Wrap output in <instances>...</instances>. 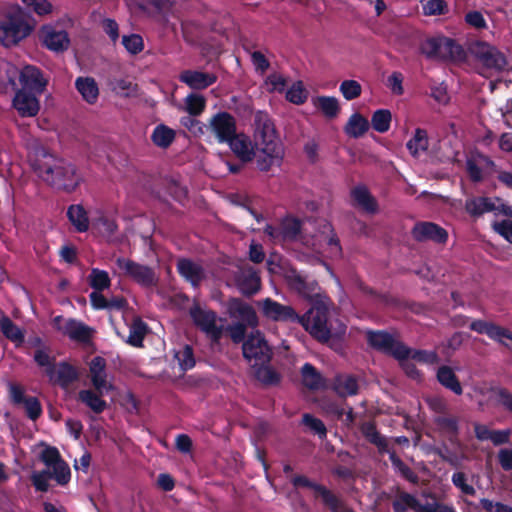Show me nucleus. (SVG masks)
Returning a JSON list of instances; mask_svg holds the SVG:
<instances>
[{"mask_svg":"<svg viewBox=\"0 0 512 512\" xmlns=\"http://www.w3.org/2000/svg\"><path fill=\"white\" fill-rule=\"evenodd\" d=\"M228 144L232 152L239 158L243 163L250 162L254 156V148L252 146V142L245 133L236 132L231 139L226 142Z\"/></svg>","mask_w":512,"mask_h":512,"instance_id":"obj_22","label":"nucleus"},{"mask_svg":"<svg viewBox=\"0 0 512 512\" xmlns=\"http://www.w3.org/2000/svg\"><path fill=\"white\" fill-rule=\"evenodd\" d=\"M260 154L256 156V165L260 171H268L274 161L281 158V146H275L274 152L266 150V146H257Z\"/></svg>","mask_w":512,"mask_h":512,"instance_id":"obj_42","label":"nucleus"},{"mask_svg":"<svg viewBox=\"0 0 512 512\" xmlns=\"http://www.w3.org/2000/svg\"><path fill=\"white\" fill-rule=\"evenodd\" d=\"M252 369V374L257 381L265 387L278 386L282 376L269 364H260Z\"/></svg>","mask_w":512,"mask_h":512,"instance_id":"obj_28","label":"nucleus"},{"mask_svg":"<svg viewBox=\"0 0 512 512\" xmlns=\"http://www.w3.org/2000/svg\"><path fill=\"white\" fill-rule=\"evenodd\" d=\"M429 140L425 129L417 128L414 136L407 142L406 147L413 156L428 149Z\"/></svg>","mask_w":512,"mask_h":512,"instance_id":"obj_46","label":"nucleus"},{"mask_svg":"<svg viewBox=\"0 0 512 512\" xmlns=\"http://www.w3.org/2000/svg\"><path fill=\"white\" fill-rule=\"evenodd\" d=\"M301 325L310 335L321 343H326L331 338L328 323V309L322 303L313 305L306 313L299 315Z\"/></svg>","mask_w":512,"mask_h":512,"instance_id":"obj_4","label":"nucleus"},{"mask_svg":"<svg viewBox=\"0 0 512 512\" xmlns=\"http://www.w3.org/2000/svg\"><path fill=\"white\" fill-rule=\"evenodd\" d=\"M465 211L472 217L478 218L485 213L496 211L493 199L485 196L468 198L465 202Z\"/></svg>","mask_w":512,"mask_h":512,"instance_id":"obj_27","label":"nucleus"},{"mask_svg":"<svg viewBox=\"0 0 512 512\" xmlns=\"http://www.w3.org/2000/svg\"><path fill=\"white\" fill-rule=\"evenodd\" d=\"M369 129V121L360 113H353L345 127L344 132L352 138H359L363 136Z\"/></svg>","mask_w":512,"mask_h":512,"instance_id":"obj_37","label":"nucleus"},{"mask_svg":"<svg viewBox=\"0 0 512 512\" xmlns=\"http://www.w3.org/2000/svg\"><path fill=\"white\" fill-rule=\"evenodd\" d=\"M242 351L251 368L260 364H269L273 355L272 348L258 331L248 336L243 342Z\"/></svg>","mask_w":512,"mask_h":512,"instance_id":"obj_9","label":"nucleus"},{"mask_svg":"<svg viewBox=\"0 0 512 512\" xmlns=\"http://www.w3.org/2000/svg\"><path fill=\"white\" fill-rule=\"evenodd\" d=\"M425 504H422L414 495L399 491L392 502L394 512H406L411 509L416 512H423Z\"/></svg>","mask_w":512,"mask_h":512,"instance_id":"obj_32","label":"nucleus"},{"mask_svg":"<svg viewBox=\"0 0 512 512\" xmlns=\"http://www.w3.org/2000/svg\"><path fill=\"white\" fill-rule=\"evenodd\" d=\"M13 106L21 117H34L40 105L36 95L25 90H18L13 99Z\"/></svg>","mask_w":512,"mask_h":512,"instance_id":"obj_21","label":"nucleus"},{"mask_svg":"<svg viewBox=\"0 0 512 512\" xmlns=\"http://www.w3.org/2000/svg\"><path fill=\"white\" fill-rule=\"evenodd\" d=\"M291 483L295 488H309L313 491L315 499H319L324 507L331 512H342L343 502L338 495L328 489L326 486L311 481L305 475H295L291 478Z\"/></svg>","mask_w":512,"mask_h":512,"instance_id":"obj_7","label":"nucleus"},{"mask_svg":"<svg viewBox=\"0 0 512 512\" xmlns=\"http://www.w3.org/2000/svg\"><path fill=\"white\" fill-rule=\"evenodd\" d=\"M175 357L183 371L190 370L195 366L194 352L190 345H185L175 354Z\"/></svg>","mask_w":512,"mask_h":512,"instance_id":"obj_53","label":"nucleus"},{"mask_svg":"<svg viewBox=\"0 0 512 512\" xmlns=\"http://www.w3.org/2000/svg\"><path fill=\"white\" fill-rule=\"evenodd\" d=\"M284 278L289 288L303 298L312 299L318 295L319 284L310 275L291 267L285 271Z\"/></svg>","mask_w":512,"mask_h":512,"instance_id":"obj_11","label":"nucleus"},{"mask_svg":"<svg viewBox=\"0 0 512 512\" xmlns=\"http://www.w3.org/2000/svg\"><path fill=\"white\" fill-rule=\"evenodd\" d=\"M122 276L130 278L142 287H152L157 283L154 269L132 259L118 257L115 261Z\"/></svg>","mask_w":512,"mask_h":512,"instance_id":"obj_8","label":"nucleus"},{"mask_svg":"<svg viewBox=\"0 0 512 512\" xmlns=\"http://www.w3.org/2000/svg\"><path fill=\"white\" fill-rule=\"evenodd\" d=\"M422 8L427 16L445 15L449 12L448 3L445 0H428Z\"/></svg>","mask_w":512,"mask_h":512,"instance_id":"obj_55","label":"nucleus"},{"mask_svg":"<svg viewBox=\"0 0 512 512\" xmlns=\"http://www.w3.org/2000/svg\"><path fill=\"white\" fill-rule=\"evenodd\" d=\"M206 108V98L197 93H190L185 98V109L190 116L196 117Z\"/></svg>","mask_w":512,"mask_h":512,"instance_id":"obj_48","label":"nucleus"},{"mask_svg":"<svg viewBox=\"0 0 512 512\" xmlns=\"http://www.w3.org/2000/svg\"><path fill=\"white\" fill-rule=\"evenodd\" d=\"M334 390L341 397L353 396L358 393V380L353 375H338L334 380Z\"/></svg>","mask_w":512,"mask_h":512,"instance_id":"obj_40","label":"nucleus"},{"mask_svg":"<svg viewBox=\"0 0 512 512\" xmlns=\"http://www.w3.org/2000/svg\"><path fill=\"white\" fill-rule=\"evenodd\" d=\"M75 87L87 103H96L99 96V88L94 78L78 77L75 81Z\"/></svg>","mask_w":512,"mask_h":512,"instance_id":"obj_34","label":"nucleus"},{"mask_svg":"<svg viewBox=\"0 0 512 512\" xmlns=\"http://www.w3.org/2000/svg\"><path fill=\"white\" fill-rule=\"evenodd\" d=\"M453 485L458 488L464 495L475 496V488L467 483V476L464 472L458 471L453 473L451 477Z\"/></svg>","mask_w":512,"mask_h":512,"instance_id":"obj_58","label":"nucleus"},{"mask_svg":"<svg viewBox=\"0 0 512 512\" xmlns=\"http://www.w3.org/2000/svg\"><path fill=\"white\" fill-rule=\"evenodd\" d=\"M49 479H51V471L49 469L35 471L31 475L32 485L39 492H47L49 490Z\"/></svg>","mask_w":512,"mask_h":512,"instance_id":"obj_56","label":"nucleus"},{"mask_svg":"<svg viewBox=\"0 0 512 512\" xmlns=\"http://www.w3.org/2000/svg\"><path fill=\"white\" fill-rule=\"evenodd\" d=\"M230 313L233 317L239 318L240 323H245L250 327L258 324V318L253 307L240 299H233L229 305Z\"/></svg>","mask_w":512,"mask_h":512,"instance_id":"obj_25","label":"nucleus"},{"mask_svg":"<svg viewBox=\"0 0 512 512\" xmlns=\"http://www.w3.org/2000/svg\"><path fill=\"white\" fill-rule=\"evenodd\" d=\"M93 225L96 226L101 233L107 236H112L118 230L116 221L105 215H101L94 220Z\"/></svg>","mask_w":512,"mask_h":512,"instance_id":"obj_61","label":"nucleus"},{"mask_svg":"<svg viewBox=\"0 0 512 512\" xmlns=\"http://www.w3.org/2000/svg\"><path fill=\"white\" fill-rule=\"evenodd\" d=\"M366 340L374 350L392 356L398 361L409 358V347L385 330H368Z\"/></svg>","mask_w":512,"mask_h":512,"instance_id":"obj_5","label":"nucleus"},{"mask_svg":"<svg viewBox=\"0 0 512 512\" xmlns=\"http://www.w3.org/2000/svg\"><path fill=\"white\" fill-rule=\"evenodd\" d=\"M497 402L505 411L512 414V392L507 388H498L495 391Z\"/></svg>","mask_w":512,"mask_h":512,"instance_id":"obj_64","label":"nucleus"},{"mask_svg":"<svg viewBox=\"0 0 512 512\" xmlns=\"http://www.w3.org/2000/svg\"><path fill=\"white\" fill-rule=\"evenodd\" d=\"M217 75L214 73L198 70H184L179 74V81L186 84L193 90H204L217 82Z\"/></svg>","mask_w":512,"mask_h":512,"instance_id":"obj_20","label":"nucleus"},{"mask_svg":"<svg viewBox=\"0 0 512 512\" xmlns=\"http://www.w3.org/2000/svg\"><path fill=\"white\" fill-rule=\"evenodd\" d=\"M193 323L204 333L217 341L222 335V327L217 325V314L213 310L203 309L199 305L190 308Z\"/></svg>","mask_w":512,"mask_h":512,"instance_id":"obj_13","label":"nucleus"},{"mask_svg":"<svg viewBox=\"0 0 512 512\" xmlns=\"http://www.w3.org/2000/svg\"><path fill=\"white\" fill-rule=\"evenodd\" d=\"M19 81L22 85L21 90L41 94L47 85L39 68L31 65L23 67L20 72Z\"/></svg>","mask_w":512,"mask_h":512,"instance_id":"obj_19","label":"nucleus"},{"mask_svg":"<svg viewBox=\"0 0 512 512\" xmlns=\"http://www.w3.org/2000/svg\"><path fill=\"white\" fill-rule=\"evenodd\" d=\"M237 288L242 295L250 297L261 288V278L253 267L242 268L235 276Z\"/></svg>","mask_w":512,"mask_h":512,"instance_id":"obj_18","label":"nucleus"},{"mask_svg":"<svg viewBox=\"0 0 512 512\" xmlns=\"http://www.w3.org/2000/svg\"><path fill=\"white\" fill-rule=\"evenodd\" d=\"M89 285L95 291H103L110 287L111 279L109 277L108 272L105 270H100L98 268H93L89 275Z\"/></svg>","mask_w":512,"mask_h":512,"instance_id":"obj_49","label":"nucleus"},{"mask_svg":"<svg viewBox=\"0 0 512 512\" xmlns=\"http://www.w3.org/2000/svg\"><path fill=\"white\" fill-rule=\"evenodd\" d=\"M147 331V324L141 318H135L129 327L127 343L134 347H142Z\"/></svg>","mask_w":512,"mask_h":512,"instance_id":"obj_45","label":"nucleus"},{"mask_svg":"<svg viewBox=\"0 0 512 512\" xmlns=\"http://www.w3.org/2000/svg\"><path fill=\"white\" fill-rule=\"evenodd\" d=\"M301 376L303 385L310 390H318L324 387V378L311 363H305L302 366Z\"/></svg>","mask_w":512,"mask_h":512,"instance_id":"obj_41","label":"nucleus"},{"mask_svg":"<svg viewBox=\"0 0 512 512\" xmlns=\"http://www.w3.org/2000/svg\"><path fill=\"white\" fill-rule=\"evenodd\" d=\"M0 331L10 341L21 344L24 342L25 335L22 329H20L8 316H3L0 319Z\"/></svg>","mask_w":512,"mask_h":512,"instance_id":"obj_44","label":"nucleus"},{"mask_svg":"<svg viewBox=\"0 0 512 512\" xmlns=\"http://www.w3.org/2000/svg\"><path fill=\"white\" fill-rule=\"evenodd\" d=\"M263 315L273 321L297 324L299 314L292 306L281 304L271 298H266L262 302Z\"/></svg>","mask_w":512,"mask_h":512,"instance_id":"obj_16","label":"nucleus"},{"mask_svg":"<svg viewBox=\"0 0 512 512\" xmlns=\"http://www.w3.org/2000/svg\"><path fill=\"white\" fill-rule=\"evenodd\" d=\"M21 405L24 406L27 417L32 421L37 420L42 414V406L37 397L28 396Z\"/></svg>","mask_w":512,"mask_h":512,"instance_id":"obj_60","label":"nucleus"},{"mask_svg":"<svg viewBox=\"0 0 512 512\" xmlns=\"http://www.w3.org/2000/svg\"><path fill=\"white\" fill-rule=\"evenodd\" d=\"M102 395L97 390H81L78 393V400L89 407L94 413L100 414L107 408L106 401L101 398Z\"/></svg>","mask_w":512,"mask_h":512,"instance_id":"obj_39","label":"nucleus"},{"mask_svg":"<svg viewBox=\"0 0 512 512\" xmlns=\"http://www.w3.org/2000/svg\"><path fill=\"white\" fill-rule=\"evenodd\" d=\"M31 16L19 5H10L0 10V42L5 47L17 45L33 31Z\"/></svg>","mask_w":512,"mask_h":512,"instance_id":"obj_2","label":"nucleus"},{"mask_svg":"<svg viewBox=\"0 0 512 512\" xmlns=\"http://www.w3.org/2000/svg\"><path fill=\"white\" fill-rule=\"evenodd\" d=\"M469 50L488 69L501 71L507 64L505 56L496 47L487 42L477 41L470 46Z\"/></svg>","mask_w":512,"mask_h":512,"instance_id":"obj_12","label":"nucleus"},{"mask_svg":"<svg viewBox=\"0 0 512 512\" xmlns=\"http://www.w3.org/2000/svg\"><path fill=\"white\" fill-rule=\"evenodd\" d=\"M312 103L328 119H334L340 113L339 101L334 96H317L312 98Z\"/></svg>","mask_w":512,"mask_h":512,"instance_id":"obj_35","label":"nucleus"},{"mask_svg":"<svg viewBox=\"0 0 512 512\" xmlns=\"http://www.w3.org/2000/svg\"><path fill=\"white\" fill-rule=\"evenodd\" d=\"M51 478L55 479L59 485H66L71 479V471L68 464L62 459L52 466Z\"/></svg>","mask_w":512,"mask_h":512,"instance_id":"obj_54","label":"nucleus"},{"mask_svg":"<svg viewBox=\"0 0 512 512\" xmlns=\"http://www.w3.org/2000/svg\"><path fill=\"white\" fill-rule=\"evenodd\" d=\"M34 361L36 364L40 367L45 368V374L49 377V380L54 379V373H55V363L54 358H51L50 355L42 350L38 349L34 353Z\"/></svg>","mask_w":512,"mask_h":512,"instance_id":"obj_50","label":"nucleus"},{"mask_svg":"<svg viewBox=\"0 0 512 512\" xmlns=\"http://www.w3.org/2000/svg\"><path fill=\"white\" fill-rule=\"evenodd\" d=\"M465 22L477 30L487 28V22L480 11L472 10L465 14Z\"/></svg>","mask_w":512,"mask_h":512,"instance_id":"obj_63","label":"nucleus"},{"mask_svg":"<svg viewBox=\"0 0 512 512\" xmlns=\"http://www.w3.org/2000/svg\"><path fill=\"white\" fill-rule=\"evenodd\" d=\"M437 381L446 389L456 395L463 393L462 385L450 366L442 365L438 368L436 374Z\"/></svg>","mask_w":512,"mask_h":512,"instance_id":"obj_30","label":"nucleus"},{"mask_svg":"<svg viewBox=\"0 0 512 512\" xmlns=\"http://www.w3.org/2000/svg\"><path fill=\"white\" fill-rule=\"evenodd\" d=\"M91 332L90 327L73 318L67 319L63 326V334L80 343H88L91 339Z\"/></svg>","mask_w":512,"mask_h":512,"instance_id":"obj_26","label":"nucleus"},{"mask_svg":"<svg viewBox=\"0 0 512 512\" xmlns=\"http://www.w3.org/2000/svg\"><path fill=\"white\" fill-rule=\"evenodd\" d=\"M436 430L443 436L447 437L450 442H455L459 435V418L454 415H436L433 418Z\"/></svg>","mask_w":512,"mask_h":512,"instance_id":"obj_24","label":"nucleus"},{"mask_svg":"<svg viewBox=\"0 0 512 512\" xmlns=\"http://www.w3.org/2000/svg\"><path fill=\"white\" fill-rule=\"evenodd\" d=\"M22 2L39 16L52 12V4L48 0H22Z\"/></svg>","mask_w":512,"mask_h":512,"instance_id":"obj_62","label":"nucleus"},{"mask_svg":"<svg viewBox=\"0 0 512 512\" xmlns=\"http://www.w3.org/2000/svg\"><path fill=\"white\" fill-rule=\"evenodd\" d=\"M79 375L76 368L66 361L58 363L55 366L54 379L51 382L57 383L62 388H68L78 379Z\"/></svg>","mask_w":512,"mask_h":512,"instance_id":"obj_31","label":"nucleus"},{"mask_svg":"<svg viewBox=\"0 0 512 512\" xmlns=\"http://www.w3.org/2000/svg\"><path fill=\"white\" fill-rule=\"evenodd\" d=\"M419 50L428 60L462 61L466 52L456 40L445 36L428 37L420 43Z\"/></svg>","mask_w":512,"mask_h":512,"instance_id":"obj_3","label":"nucleus"},{"mask_svg":"<svg viewBox=\"0 0 512 512\" xmlns=\"http://www.w3.org/2000/svg\"><path fill=\"white\" fill-rule=\"evenodd\" d=\"M122 45L132 55L139 54L144 49L143 38L139 34L124 35Z\"/></svg>","mask_w":512,"mask_h":512,"instance_id":"obj_57","label":"nucleus"},{"mask_svg":"<svg viewBox=\"0 0 512 512\" xmlns=\"http://www.w3.org/2000/svg\"><path fill=\"white\" fill-rule=\"evenodd\" d=\"M339 91L346 100L351 101L360 97L362 86L356 80H344L340 84Z\"/></svg>","mask_w":512,"mask_h":512,"instance_id":"obj_52","label":"nucleus"},{"mask_svg":"<svg viewBox=\"0 0 512 512\" xmlns=\"http://www.w3.org/2000/svg\"><path fill=\"white\" fill-rule=\"evenodd\" d=\"M307 97L308 93L302 81L295 82L286 92V99L295 105L304 104Z\"/></svg>","mask_w":512,"mask_h":512,"instance_id":"obj_51","label":"nucleus"},{"mask_svg":"<svg viewBox=\"0 0 512 512\" xmlns=\"http://www.w3.org/2000/svg\"><path fill=\"white\" fill-rule=\"evenodd\" d=\"M105 368L106 361L101 356L94 357L89 365L92 385L100 394H103V389L106 388Z\"/></svg>","mask_w":512,"mask_h":512,"instance_id":"obj_29","label":"nucleus"},{"mask_svg":"<svg viewBox=\"0 0 512 512\" xmlns=\"http://www.w3.org/2000/svg\"><path fill=\"white\" fill-rule=\"evenodd\" d=\"M351 197L354 202L367 212L374 213L377 210V203L367 187L359 185L351 190Z\"/></svg>","mask_w":512,"mask_h":512,"instance_id":"obj_38","label":"nucleus"},{"mask_svg":"<svg viewBox=\"0 0 512 512\" xmlns=\"http://www.w3.org/2000/svg\"><path fill=\"white\" fill-rule=\"evenodd\" d=\"M175 136V131L172 128L159 124L154 128L151 140L157 147L165 149L173 143Z\"/></svg>","mask_w":512,"mask_h":512,"instance_id":"obj_43","label":"nucleus"},{"mask_svg":"<svg viewBox=\"0 0 512 512\" xmlns=\"http://www.w3.org/2000/svg\"><path fill=\"white\" fill-rule=\"evenodd\" d=\"M302 422L305 426H307L311 431L317 434L320 438L326 437L327 429L323 423V421L319 418L314 417L311 414H304Z\"/></svg>","mask_w":512,"mask_h":512,"instance_id":"obj_59","label":"nucleus"},{"mask_svg":"<svg viewBox=\"0 0 512 512\" xmlns=\"http://www.w3.org/2000/svg\"><path fill=\"white\" fill-rule=\"evenodd\" d=\"M411 235L419 243L431 241L437 244H445L448 240L446 229L429 221L417 222L411 230Z\"/></svg>","mask_w":512,"mask_h":512,"instance_id":"obj_15","label":"nucleus"},{"mask_svg":"<svg viewBox=\"0 0 512 512\" xmlns=\"http://www.w3.org/2000/svg\"><path fill=\"white\" fill-rule=\"evenodd\" d=\"M263 232L273 244L283 246L298 240L302 232V221L288 215L275 224H266Z\"/></svg>","mask_w":512,"mask_h":512,"instance_id":"obj_6","label":"nucleus"},{"mask_svg":"<svg viewBox=\"0 0 512 512\" xmlns=\"http://www.w3.org/2000/svg\"><path fill=\"white\" fill-rule=\"evenodd\" d=\"M360 431L363 437L371 444L375 445L383 453L388 449V443L384 436L377 430L374 421H366L360 425Z\"/></svg>","mask_w":512,"mask_h":512,"instance_id":"obj_33","label":"nucleus"},{"mask_svg":"<svg viewBox=\"0 0 512 512\" xmlns=\"http://www.w3.org/2000/svg\"><path fill=\"white\" fill-rule=\"evenodd\" d=\"M208 128L214 134L218 143H226L237 132V122L229 112L220 111L210 118Z\"/></svg>","mask_w":512,"mask_h":512,"instance_id":"obj_14","label":"nucleus"},{"mask_svg":"<svg viewBox=\"0 0 512 512\" xmlns=\"http://www.w3.org/2000/svg\"><path fill=\"white\" fill-rule=\"evenodd\" d=\"M392 113L388 109H378L373 112L371 126L378 133H386L391 126Z\"/></svg>","mask_w":512,"mask_h":512,"instance_id":"obj_47","label":"nucleus"},{"mask_svg":"<svg viewBox=\"0 0 512 512\" xmlns=\"http://www.w3.org/2000/svg\"><path fill=\"white\" fill-rule=\"evenodd\" d=\"M254 140L256 147L266 146V150L271 152L275 146H281L271 117L262 110L254 114Z\"/></svg>","mask_w":512,"mask_h":512,"instance_id":"obj_10","label":"nucleus"},{"mask_svg":"<svg viewBox=\"0 0 512 512\" xmlns=\"http://www.w3.org/2000/svg\"><path fill=\"white\" fill-rule=\"evenodd\" d=\"M39 39L45 48L56 53L66 51L70 45V38L65 30H57L48 24L40 28Z\"/></svg>","mask_w":512,"mask_h":512,"instance_id":"obj_17","label":"nucleus"},{"mask_svg":"<svg viewBox=\"0 0 512 512\" xmlns=\"http://www.w3.org/2000/svg\"><path fill=\"white\" fill-rule=\"evenodd\" d=\"M176 267L180 276L194 287H198L205 277L202 266L188 258L179 259Z\"/></svg>","mask_w":512,"mask_h":512,"instance_id":"obj_23","label":"nucleus"},{"mask_svg":"<svg viewBox=\"0 0 512 512\" xmlns=\"http://www.w3.org/2000/svg\"><path fill=\"white\" fill-rule=\"evenodd\" d=\"M44 156L46 160L40 161L35 167L38 176L56 190L74 192L82 181L76 166L54 155Z\"/></svg>","mask_w":512,"mask_h":512,"instance_id":"obj_1","label":"nucleus"},{"mask_svg":"<svg viewBox=\"0 0 512 512\" xmlns=\"http://www.w3.org/2000/svg\"><path fill=\"white\" fill-rule=\"evenodd\" d=\"M67 217L77 232L83 233L89 229V218L81 204L70 205L67 209Z\"/></svg>","mask_w":512,"mask_h":512,"instance_id":"obj_36","label":"nucleus"}]
</instances>
